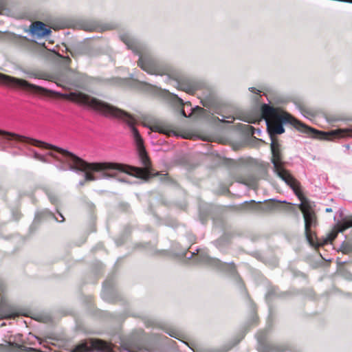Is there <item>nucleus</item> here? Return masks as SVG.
Segmentation results:
<instances>
[{
	"mask_svg": "<svg viewBox=\"0 0 352 352\" xmlns=\"http://www.w3.org/2000/svg\"><path fill=\"white\" fill-rule=\"evenodd\" d=\"M23 144H31L47 150L39 153L33 151L34 157L43 162L52 163L60 170H72L84 173L85 181L110 178V162L88 163L67 150L44 142L0 130V146L23 149Z\"/></svg>",
	"mask_w": 352,
	"mask_h": 352,
	"instance_id": "obj_1",
	"label": "nucleus"
},
{
	"mask_svg": "<svg viewBox=\"0 0 352 352\" xmlns=\"http://www.w3.org/2000/svg\"><path fill=\"white\" fill-rule=\"evenodd\" d=\"M261 112L266 124L267 132L271 138L272 163L274 167V163L278 166H281L283 164L280 145L274 139L273 136L285 132L283 124H291L299 129L305 128V125L293 118L290 114L267 104L262 105Z\"/></svg>",
	"mask_w": 352,
	"mask_h": 352,
	"instance_id": "obj_2",
	"label": "nucleus"
},
{
	"mask_svg": "<svg viewBox=\"0 0 352 352\" xmlns=\"http://www.w3.org/2000/svg\"><path fill=\"white\" fill-rule=\"evenodd\" d=\"M128 49L139 56L138 65L148 74L163 76L170 72V67L156 58L151 52L143 43L126 34L121 36Z\"/></svg>",
	"mask_w": 352,
	"mask_h": 352,
	"instance_id": "obj_3",
	"label": "nucleus"
},
{
	"mask_svg": "<svg viewBox=\"0 0 352 352\" xmlns=\"http://www.w3.org/2000/svg\"><path fill=\"white\" fill-rule=\"evenodd\" d=\"M300 199L301 200V204H300L299 208L302 212L305 219L306 238L310 244H313L314 240L311 228L315 226L316 224V216L313 209V203L304 197H302Z\"/></svg>",
	"mask_w": 352,
	"mask_h": 352,
	"instance_id": "obj_4",
	"label": "nucleus"
},
{
	"mask_svg": "<svg viewBox=\"0 0 352 352\" xmlns=\"http://www.w3.org/2000/svg\"><path fill=\"white\" fill-rule=\"evenodd\" d=\"M274 172L293 190L299 199L302 197L299 182L283 166H278L274 163Z\"/></svg>",
	"mask_w": 352,
	"mask_h": 352,
	"instance_id": "obj_5",
	"label": "nucleus"
},
{
	"mask_svg": "<svg viewBox=\"0 0 352 352\" xmlns=\"http://www.w3.org/2000/svg\"><path fill=\"white\" fill-rule=\"evenodd\" d=\"M199 251L198 250H197ZM199 254L200 260L203 262L208 263V265L213 266L221 271H226L230 274H234L235 272V267L233 263H222L221 261L210 257L205 252H198Z\"/></svg>",
	"mask_w": 352,
	"mask_h": 352,
	"instance_id": "obj_6",
	"label": "nucleus"
},
{
	"mask_svg": "<svg viewBox=\"0 0 352 352\" xmlns=\"http://www.w3.org/2000/svg\"><path fill=\"white\" fill-rule=\"evenodd\" d=\"M312 131L320 135V140L334 141L336 140L344 138L350 135L352 131L350 129H336L328 131H319L312 129Z\"/></svg>",
	"mask_w": 352,
	"mask_h": 352,
	"instance_id": "obj_7",
	"label": "nucleus"
},
{
	"mask_svg": "<svg viewBox=\"0 0 352 352\" xmlns=\"http://www.w3.org/2000/svg\"><path fill=\"white\" fill-rule=\"evenodd\" d=\"M336 227V230H332L327 234V237L324 239V244L334 240L337 237L338 232H342L347 228L352 227V218L343 219L342 221L337 223Z\"/></svg>",
	"mask_w": 352,
	"mask_h": 352,
	"instance_id": "obj_8",
	"label": "nucleus"
},
{
	"mask_svg": "<svg viewBox=\"0 0 352 352\" xmlns=\"http://www.w3.org/2000/svg\"><path fill=\"white\" fill-rule=\"evenodd\" d=\"M173 102L175 105L182 107L180 113L183 116L190 117L192 113V108L189 102H184L181 98L175 94H173Z\"/></svg>",
	"mask_w": 352,
	"mask_h": 352,
	"instance_id": "obj_9",
	"label": "nucleus"
},
{
	"mask_svg": "<svg viewBox=\"0 0 352 352\" xmlns=\"http://www.w3.org/2000/svg\"><path fill=\"white\" fill-rule=\"evenodd\" d=\"M50 32L51 30L46 28L45 24L41 21H36L32 25L30 33L36 38L45 36Z\"/></svg>",
	"mask_w": 352,
	"mask_h": 352,
	"instance_id": "obj_10",
	"label": "nucleus"
},
{
	"mask_svg": "<svg viewBox=\"0 0 352 352\" xmlns=\"http://www.w3.org/2000/svg\"><path fill=\"white\" fill-rule=\"evenodd\" d=\"M149 128L152 131L159 132L168 136L177 135L175 131L171 129L167 124L163 122H157L150 126Z\"/></svg>",
	"mask_w": 352,
	"mask_h": 352,
	"instance_id": "obj_11",
	"label": "nucleus"
},
{
	"mask_svg": "<svg viewBox=\"0 0 352 352\" xmlns=\"http://www.w3.org/2000/svg\"><path fill=\"white\" fill-rule=\"evenodd\" d=\"M91 344L93 349L100 352H114L111 344L101 340H92Z\"/></svg>",
	"mask_w": 352,
	"mask_h": 352,
	"instance_id": "obj_12",
	"label": "nucleus"
},
{
	"mask_svg": "<svg viewBox=\"0 0 352 352\" xmlns=\"http://www.w3.org/2000/svg\"><path fill=\"white\" fill-rule=\"evenodd\" d=\"M179 89L192 94L196 90V87L194 85L182 83L179 84Z\"/></svg>",
	"mask_w": 352,
	"mask_h": 352,
	"instance_id": "obj_13",
	"label": "nucleus"
},
{
	"mask_svg": "<svg viewBox=\"0 0 352 352\" xmlns=\"http://www.w3.org/2000/svg\"><path fill=\"white\" fill-rule=\"evenodd\" d=\"M90 348L86 343L76 346L71 352H89Z\"/></svg>",
	"mask_w": 352,
	"mask_h": 352,
	"instance_id": "obj_14",
	"label": "nucleus"
},
{
	"mask_svg": "<svg viewBox=\"0 0 352 352\" xmlns=\"http://www.w3.org/2000/svg\"><path fill=\"white\" fill-rule=\"evenodd\" d=\"M166 332L171 337L177 338L178 340L180 339V333L177 330L173 329H168L166 330Z\"/></svg>",
	"mask_w": 352,
	"mask_h": 352,
	"instance_id": "obj_15",
	"label": "nucleus"
},
{
	"mask_svg": "<svg viewBox=\"0 0 352 352\" xmlns=\"http://www.w3.org/2000/svg\"><path fill=\"white\" fill-rule=\"evenodd\" d=\"M48 198L50 201V202L54 205H56L58 202V197L57 196L52 193V192H47Z\"/></svg>",
	"mask_w": 352,
	"mask_h": 352,
	"instance_id": "obj_16",
	"label": "nucleus"
},
{
	"mask_svg": "<svg viewBox=\"0 0 352 352\" xmlns=\"http://www.w3.org/2000/svg\"><path fill=\"white\" fill-rule=\"evenodd\" d=\"M234 120V118L233 116H221V118L220 119L222 122H232Z\"/></svg>",
	"mask_w": 352,
	"mask_h": 352,
	"instance_id": "obj_17",
	"label": "nucleus"
},
{
	"mask_svg": "<svg viewBox=\"0 0 352 352\" xmlns=\"http://www.w3.org/2000/svg\"><path fill=\"white\" fill-rule=\"evenodd\" d=\"M256 337L259 342H263L266 338L265 333L264 332L258 333Z\"/></svg>",
	"mask_w": 352,
	"mask_h": 352,
	"instance_id": "obj_18",
	"label": "nucleus"
},
{
	"mask_svg": "<svg viewBox=\"0 0 352 352\" xmlns=\"http://www.w3.org/2000/svg\"><path fill=\"white\" fill-rule=\"evenodd\" d=\"M130 76H131V79L135 80H137V81H138V82H142V84H144V85H145L146 86H147L148 88H151V87H153V86H152L151 85H150V84H148V83H146V82H142V81H141V80H140L139 79H135V76H134V74H131Z\"/></svg>",
	"mask_w": 352,
	"mask_h": 352,
	"instance_id": "obj_19",
	"label": "nucleus"
},
{
	"mask_svg": "<svg viewBox=\"0 0 352 352\" xmlns=\"http://www.w3.org/2000/svg\"><path fill=\"white\" fill-rule=\"evenodd\" d=\"M53 216V217L56 219V221H58V222H63L65 220V218L63 216V214L60 212H58V216L60 217V219H59L58 217H56L54 214H52Z\"/></svg>",
	"mask_w": 352,
	"mask_h": 352,
	"instance_id": "obj_20",
	"label": "nucleus"
},
{
	"mask_svg": "<svg viewBox=\"0 0 352 352\" xmlns=\"http://www.w3.org/2000/svg\"><path fill=\"white\" fill-rule=\"evenodd\" d=\"M249 90L251 92L254 93L256 94H259L261 93V91L259 89H256L255 87H250Z\"/></svg>",
	"mask_w": 352,
	"mask_h": 352,
	"instance_id": "obj_21",
	"label": "nucleus"
},
{
	"mask_svg": "<svg viewBox=\"0 0 352 352\" xmlns=\"http://www.w3.org/2000/svg\"><path fill=\"white\" fill-rule=\"evenodd\" d=\"M25 73L28 74V77H30V78H36V75L34 73H32V72H25Z\"/></svg>",
	"mask_w": 352,
	"mask_h": 352,
	"instance_id": "obj_22",
	"label": "nucleus"
},
{
	"mask_svg": "<svg viewBox=\"0 0 352 352\" xmlns=\"http://www.w3.org/2000/svg\"><path fill=\"white\" fill-rule=\"evenodd\" d=\"M325 211H326L327 212H331V211H332V210H331V208H326Z\"/></svg>",
	"mask_w": 352,
	"mask_h": 352,
	"instance_id": "obj_23",
	"label": "nucleus"
},
{
	"mask_svg": "<svg viewBox=\"0 0 352 352\" xmlns=\"http://www.w3.org/2000/svg\"><path fill=\"white\" fill-rule=\"evenodd\" d=\"M121 81H122L121 78H118L116 83L120 84V83H121Z\"/></svg>",
	"mask_w": 352,
	"mask_h": 352,
	"instance_id": "obj_24",
	"label": "nucleus"
},
{
	"mask_svg": "<svg viewBox=\"0 0 352 352\" xmlns=\"http://www.w3.org/2000/svg\"><path fill=\"white\" fill-rule=\"evenodd\" d=\"M193 254H194V253H193V252H190V256H188V258H192V256H193Z\"/></svg>",
	"mask_w": 352,
	"mask_h": 352,
	"instance_id": "obj_25",
	"label": "nucleus"
},
{
	"mask_svg": "<svg viewBox=\"0 0 352 352\" xmlns=\"http://www.w3.org/2000/svg\"><path fill=\"white\" fill-rule=\"evenodd\" d=\"M70 84L72 85H74V86L77 85V82H72Z\"/></svg>",
	"mask_w": 352,
	"mask_h": 352,
	"instance_id": "obj_26",
	"label": "nucleus"
},
{
	"mask_svg": "<svg viewBox=\"0 0 352 352\" xmlns=\"http://www.w3.org/2000/svg\"><path fill=\"white\" fill-rule=\"evenodd\" d=\"M195 109H196V110H201V107H198V106H197V107L195 108Z\"/></svg>",
	"mask_w": 352,
	"mask_h": 352,
	"instance_id": "obj_27",
	"label": "nucleus"
},
{
	"mask_svg": "<svg viewBox=\"0 0 352 352\" xmlns=\"http://www.w3.org/2000/svg\"><path fill=\"white\" fill-rule=\"evenodd\" d=\"M48 212H49L48 210L46 209V210H43L42 212L43 214H45V213H47Z\"/></svg>",
	"mask_w": 352,
	"mask_h": 352,
	"instance_id": "obj_28",
	"label": "nucleus"
},
{
	"mask_svg": "<svg viewBox=\"0 0 352 352\" xmlns=\"http://www.w3.org/2000/svg\"><path fill=\"white\" fill-rule=\"evenodd\" d=\"M79 185H80V186L84 185V182H79Z\"/></svg>",
	"mask_w": 352,
	"mask_h": 352,
	"instance_id": "obj_29",
	"label": "nucleus"
},
{
	"mask_svg": "<svg viewBox=\"0 0 352 352\" xmlns=\"http://www.w3.org/2000/svg\"><path fill=\"white\" fill-rule=\"evenodd\" d=\"M281 203H286V201H280Z\"/></svg>",
	"mask_w": 352,
	"mask_h": 352,
	"instance_id": "obj_30",
	"label": "nucleus"
},
{
	"mask_svg": "<svg viewBox=\"0 0 352 352\" xmlns=\"http://www.w3.org/2000/svg\"><path fill=\"white\" fill-rule=\"evenodd\" d=\"M106 284H107V283H105V284H104V289H105V287H106Z\"/></svg>",
	"mask_w": 352,
	"mask_h": 352,
	"instance_id": "obj_31",
	"label": "nucleus"
}]
</instances>
